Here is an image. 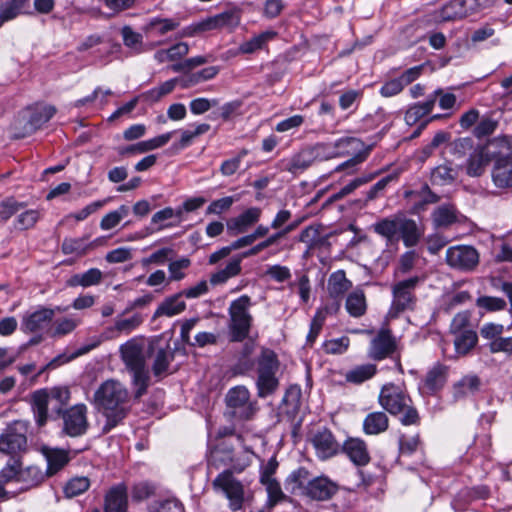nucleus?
<instances>
[{"label":"nucleus","mask_w":512,"mask_h":512,"mask_svg":"<svg viewBox=\"0 0 512 512\" xmlns=\"http://www.w3.org/2000/svg\"><path fill=\"white\" fill-rule=\"evenodd\" d=\"M130 393L115 379L105 380L95 390L91 404L106 418L105 429L116 427L129 412Z\"/></svg>","instance_id":"nucleus-1"},{"label":"nucleus","mask_w":512,"mask_h":512,"mask_svg":"<svg viewBox=\"0 0 512 512\" xmlns=\"http://www.w3.org/2000/svg\"><path fill=\"white\" fill-rule=\"evenodd\" d=\"M120 351L122 360L131 376L134 397L139 399L147 392L150 383L144 341L136 338L130 339L121 345Z\"/></svg>","instance_id":"nucleus-2"},{"label":"nucleus","mask_w":512,"mask_h":512,"mask_svg":"<svg viewBox=\"0 0 512 512\" xmlns=\"http://www.w3.org/2000/svg\"><path fill=\"white\" fill-rule=\"evenodd\" d=\"M256 373L255 386L259 398H267L273 395L279 388L278 373L280 361L274 350L262 347L260 353L252 362Z\"/></svg>","instance_id":"nucleus-3"},{"label":"nucleus","mask_w":512,"mask_h":512,"mask_svg":"<svg viewBox=\"0 0 512 512\" xmlns=\"http://www.w3.org/2000/svg\"><path fill=\"white\" fill-rule=\"evenodd\" d=\"M379 403L390 414L400 415V422L403 425H414L419 422V414L412 405L411 398L398 385H384L380 391Z\"/></svg>","instance_id":"nucleus-4"},{"label":"nucleus","mask_w":512,"mask_h":512,"mask_svg":"<svg viewBox=\"0 0 512 512\" xmlns=\"http://www.w3.org/2000/svg\"><path fill=\"white\" fill-rule=\"evenodd\" d=\"M70 400V390L66 386H55L51 389H40L32 395V409L35 422L39 427L46 424L48 412L60 415L65 409L63 407Z\"/></svg>","instance_id":"nucleus-5"},{"label":"nucleus","mask_w":512,"mask_h":512,"mask_svg":"<svg viewBox=\"0 0 512 512\" xmlns=\"http://www.w3.org/2000/svg\"><path fill=\"white\" fill-rule=\"evenodd\" d=\"M251 302L246 295L234 300L229 308V338L232 342H242L247 338L252 325V316L248 312Z\"/></svg>","instance_id":"nucleus-6"},{"label":"nucleus","mask_w":512,"mask_h":512,"mask_svg":"<svg viewBox=\"0 0 512 512\" xmlns=\"http://www.w3.org/2000/svg\"><path fill=\"white\" fill-rule=\"evenodd\" d=\"M397 340L388 327H382L376 336L370 341L368 357L374 361L386 358L395 360V366L402 372L399 354L396 355Z\"/></svg>","instance_id":"nucleus-7"},{"label":"nucleus","mask_w":512,"mask_h":512,"mask_svg":"<svg viewBox=\"0 0 512 512\" xmlns=\"http://www.w3.org/2000/svg\"><path fill=\"white\" fill-rule=\"evenodd\" d=\"M492 443L489 433L477 434L473 444L461 457V461L467 462L475 468H480L484 474L491 467Z\"/></svg>","instance_id":"nucleus-8"},{"label":"nucleus","mask_w":512,"mask_h":512,"mask_svg":"<svg viewBox=\"0 0 512 512\" xmlns=\"http://www.w3.org/2000/svg\"><path fill=\"white\" fill-rule=\"evenodd\" d=\"M213 488L218 493H223L229 500V507L233 511L242 508L244 502V487L237 480L230 469H226L213 480Z\"/></svg>","instance_id":"nucleus-9"},{"label":"nucleus","mask_w":512,"mask_h":512,"mask_svg":"<svg viewBox=\"0 0 512 512\" xmlns=\"http://www.w3.org/2000/svg\"><path fill=\"white\" fill-rule=\"evenodd\" d=\"M87 413V406L83 403L75 404L61 412L62 432L70 437H79L86 434L89 428Z\"/></svg>","instance_id":"nucleus-10"},{"label":"nucleus","mask_w":512,"mask_h":512,"mask_svg":"<svg viewBox=\"0 0 512 512\" xmlns=\"http://www.w3.org/2000/svg\"><path fill=\"white\" fill-rule=\"evenodd\" d=\"M67 308L56 306L54 309L39 306L34 311H28L23 315L21 328L25 332L42 333L49 332L56 312H64Z\"/></svg>","instance_id":"nucleus-11"},{"label":"nucleus","mask_w":512,"mask_h":512,"mask_svg":"<svg viewBox=\"0 0 512 512\" xmlns=\"http://www.w3.org/2000/svg\"><path fill=\"white\" fill-rule=\"evenodd\" d=\"M446 262L452 268L471 271L479 263V253L469 245L452 246L446 251Z\"/></svg>","instance_id":"nucleus-12"},{"label":"nucleus","mask_w":512,"mask_h":512,"mask_svg":"<svg viewBox=\"0 0 512 512\" xmlns=\"http://www.w3.org/2000/svg\"><path fill=\"white\" fill-rule=\"evenodd\" d=\"M42 479L43 476L41 472L35 467H28L23 471H19L18 466L13 464L5 466L0 471V484L2 486L8 482L16 480L18 482H25V485L22 487V489H28L38 485Z\"/></svg>","instance_id":"nucleus-13"},{"label":"nucleus","mask_w":512,"mask_h":512,"mask_svg":"<svg viewBox=\"0 0 512 512\" xmlns=\"http://www.w3.org/2000/svg\"><path fill=\"white\" fill-rule=\"evenodd\" d=\"M226 404L229 408L233 409V414L241 418L248 419L252 413L253 408L250 403V392L245 386H236L229 389L226 395Z\"/></svg>","instance_id":"nucleus-14"},{"label":"nucleus","mask_w":512,"mask_h":512,"mask_svg":"<svg viewBox=\"0 0 512 512\" xmlns=\"http://www.w3.org/2000/svg\"><path fill=\"white\" fill-rule=\"evenodd\" d=\"M338 489L337 483L327 476H318L307 482L304 496L311 500L326 501L331 499Z\"/></svg>","instance_id":"nucleus-15"},{"label":"nucleus","mask_w":512,"mask_h":512,"mask_svg":"<svg viewBox=\"0 0 512 512\" xmlns=\"http://www.w3.org/2000/svg\"><path fill=\"white\" fill-rule=\"evenodd\" d=\"M327 148L325 144H317L312 148L304 149L288 161L285 169L293 174L303 172L310 167L316 159L322 158Z\"/></svg>","instance_id":"nucleus-16"},{"label":"nucleus","mask_w":512,"mask_h":512,"mask_svg":"<svg viewBox=\"0 0 512 512\" xmlns=\"http://www.w3.org/2000/svg\"><path fill=\"white\" fill-rule=\"evenodd\" d=\"M312 444L317 457L321 460H327L337 455L341 448L332 432L326 428L315 433L312 438Z\"/></svg>","instance_id":"nucleus-17"},{"label":"nucleus","mask_w":512,"mask_h":512,"mask_svg":"<svg viewBox=\"0 0 512 512\" xmlns=\"http://www.w3.org/2000/svg\"><path fill=\"white\" fill-rule=\"evenodd\" d=\"M447 377L448 367L441 363H436L419 383V391L423 395H434L444 387Z\"/></svg>","instance_id":"nucleus-18"},{"label":"nucleus","mask_w":512,"mask_h":512,"mask_svg":"<svg viewBox=\"0 0 512 512\" xmlns=\"http://www.w3.org/2000/svg\"><path fill=\"white\" fill-rule=\"evenodd\" d=\"M128 488L125 483L113 485L105 494L104 512H127Z\"/></svg>","instance_id":"nucleus-19"},{"label":"nucleus","mask_w":512,"mask_h":512,"mask_svg":"<svg viewBox=\"0 0 512 512\" xmlns=\"http://www.w3.org/2000/svg\"><path fill=\"white\" fill-rule=\"evenodd\" d=\"M491 176L492 181L497 188H512V157L509 155L497 157Z\"/></svg>","instance_id":"nucleus-20"},{"label":"nucleus","mask_w":512,"mask_h":512,"mask_svg":"<svg viewBox=\"0 0 512 512\" xmlns=\"http://www.w3.org/2000/svg\"><path fill=\"white\" fill-rule=\"evenodd\" d=\"M262 210L259 207H251L237 217L230 218L226 225L230 235H237L246 232L251 226L257 223L261 217Z\"/></svg>","instance_id":"nucleus-21"},{"label":"nucleus","mask_w":512,"mask_h":512,"mask_svg":"<svg viewBox=\"0 0 512 512\" xmlns=\"http://www.w3.org/2000/svg\"><path fill=\"white\" fill-rule=\"evenodd\" d=\"M342 451L356 466H365L370 462L367 444L361 438L346 439L342 445Z\"/></svg>","instance_id":"nucleus-22"},{"label":"nucleus","mask_w":512,"mask_h":512,"mask_svg":"<svg viewBox=\"0 0 512 512\" xmlns=\"http://www.w3.org/2000/svg\"><path fill=\"white\" fill-rule=\"evenodd\" d=\"M240 22L239 14L235 11H225L220 14L208 17L195 26L196 31H209L222 28H234Z\"/></svg>","instance_id":"nucleus-23"},{"label":"nucleus","mask_w":512,"mask_h":512,"mask_svg":"<svg viewBox=\"0 0 512 512\" xmlns=\"http://www.w3.org/2000/svg\"><path fill=\"white\" fill-rule=\"evenodd\" d=\"M27 438L23 433L17 432L14 427H8L0 435V452L7 455H14L24 450Z\"/></svg>","instance_id":"nucleus-24"},{"label":"nucleus","mask_w":512,"mask_h":512,"mask_svg":"<svg viewBox=\"0 0 512 512\" xmlns=\"http://www.w3.org/2000/svg\"><path fill=\"white\" fill-rule=\"evenodd\" d=\"M481 379L476 374L463 376L453 385V399L459 401L480 391Z\"/></svg>","instance_id":"nucleus-25"},{"label":"nucleus","mask_w":512,"mask_h":512,"mask_svg":"<svg viewBox=\"0 0 512 512\" xmlns=\"http://www.w3.org/2000/svg\"><path fill=\"white\" fill-rule=\"evenodd\" d=\"M441 93V89H437L423 103H416L410 106L405 113V122L409 126L417 124L424 116L428 115L434 108L437 100V94Z\"/></svg>","instance_id":"nucleus-26"},{"label":"nucleus","mask_w":512,"mask_h":512,"mask_svg":"<svg viewBox=\"0 0 512 512\" xmlns=\"http://www.w3.org/2000/svg\"><path fill=\"white\" fill-rule=\"evenodd\" d=\"M415 296L412 290H393V300L388 311L387 317L394 319L406 310L413 309L415 305Z\"/></svg>","instance_id":"nucleus-27"},{"label":"nucleus","mask_w":512,"mask_h":512,"mask_svg":"<svg viewBox=\"0 0 512 512\" xmlns=\"http://www.w3.org/2000/svg\"><path fill=\"white\" fill-rule=\"evenodd\" d=\"M399 233L404 245L411 248L419 243L424 231L413 219L402 217Z\"/></svg>","instance_id":"nucleus-28"},{"label":"nucleus","mask_w":512,"mask_h":512,"mask_svg":"<svg viewBox=\"0 0 512 512\" xmlns=\"http://www.w3.org/2000/svg\"><path fill=\"white\" fill-rule=\"evenodd\" d=\"M175 350L167 344L158 348L152 364V372L155 377L161 378L169 373V366L174 360Z\"/></svg>","instance_id":"nucleus-29"},{"label":"nucleus","mask_w":512,"mask_h":512,"mask_svg":"<svg viewBox=\"0 0 512 512\" xmlns=\"http://www.w3.org/2000/svg\"><path fill=\"white\" fill-rule=\"evenodd\" d=\"M490 161V153L485 147L475 148L468 159L467 174L472 177H478L485 171L486 165Z\"/></svg>","instance_id":"nucleus-30"},{"label":"nucleus","mask_w":512,"mask_h":512,"mask_svg":"<svg viewBox=\"0 0 512 512\" xmlns=\"http://www.w3.org/2000/svg\"><path fill=\"white\" fill-rule=\"evenodd\" d=\"M142 323V317L139 314H135L130 318L117 319L113 326L107 327L104 330V336L106 338H116L121 334L128 335L134 331Z\"/></svg>","instance_id":"nucleus-31"},{"label":"nucleus","mask_w":512,"mask_h":512,"mask_svg":"<svg viewBox=\"0 0 512 512\" xmlns=\"http://www.w3.org/2000/svg\"><path fill=\"white\" fill-rule=\"evenodd\" d=\"M81 322V318L76 314L57 318L52 321L49 334L54 338L66 336L72 333L81 324Z\"/></svg>","instance_id":"nucleus-32"},{"label":"nucleus","mask_w":512,"mask_h":512,"mask_svg":"<svg viewBox=\"0 0 512 512\" xmlns=\"http://www.w3.org/2000/svg\"><path fill=\"white\" fill-rule=\"evenodd\" d=\"M309 471L304 467L292 471L285 480V489L291 494L305 495L306 484L309 481Z\"/></svg>","instance_id":"nucleus-33"},{"label":"nucleus","mask_w":512,"mask_h":512,"mask_svg":"<svg viewBox=\"0 0 512 512\" xmlns=\"http://www.w3.org/2000/svg\"><path fill=\"white\" fill-rule=\"evenodd\" d=\"M389 420L386 413L375 411L369 413L363 421V431L366 435H378L387 430Z\"/></svg>","instance_id":"nucleus-34"},{"label":"nucleus","mask_w":512,"mask_h":512,"mask_svg":"<svg viewBox=\"0 0 512 512\" xmlns=\"http://www.w3.org/2000/svg\"><path fill=\"white\" fill-rule=\"evenodd\" d=\"M56 111V107L52 105L34 107L30 114L27 130L29 132H34L41 128L55 115Z\"/></svg>","instance_id":"nucleus-35"},{"label":"nucleus","mask_w":512,"mask_h":512,"mask_svg":"<svg viewBox=\"0 0 512 512\" xmlns=\"http://www.w3.org/2000/svg\"><path fill=\"white\" fill-rule=\"evenodd\" d=\"M184 293L180 292L174 296L166 298L157 308L154 317L167 316L172 317L185 310L186 304L183 300Z\"/></svg>","instance_id":"nucleus-36"},{"label":"nucleus","mask_w":512,"mask_h":512,"mask_svg":"<svg viewBox=\"0 0 512 512\" xmlns=\"http://www.w3.org/2000/svg\"><path fill=\"white\" fill-rule=\"evenodd\" d=\"M377 372L375 364L367 363L358 365L345 373V380L348 383L359 385L371 379Z\"/></svg>","instance_id":"nucleus-37"},{"label":"nucleus","mask_w":512,"mask_h":512,"mask_svg":"<svg viewBox=\"0 0 512 512\" xmlns=\"http://www.w3.org/2000/svg\"><path fill=\"white\" fill-rule=\"evenodd\" d=\"M277 35L278 33L273 30L264 31L252 37L250 40L242 43L239 47V51L243 54H252L260 49H263L265 45L269 41L275 39Z\"/></svg>","instance_id":"nucleus-38"},{"label":"nucleus","mask_w":512,"mask_h":512,"mask_svg":"<svg viewBox=\"0 0 512 512\" xmlns=\"http://www.w3.org/2000/svg\"><path fill=\"white\" fill-rule=\"evenodd\" d=\"M454 335L455 351L459 356L468 354L478 342V336L474 330H464V332H459Z\"/></svg>","instance_id":"nucleus-39"},{"label":"nucleus","mask_w":512,"mask_h":512,"mask_svg":"<svg viewBox=\"0 0 512 512\" xmlns=\"http://www.w3.org/2000/svg\"><path fill=\"white\" fill-rule=\"evenodd\" d=\"M47 460V474L54 475L60 471L70 460L69 454L64 449H50L45 453Z\"/></svg>","instance_id":"nucleus-40"},{"label":"nucleus","mask_w":512,"mask_h":512,"mask_svg":"<svg viewBox=\"0 0 512 512\" xmlns=\"http://www.w3.org/2000/svg\"><path fill=\"white\" fill-rule=\"evenodd\" d=\"M346 310L350 316L358 318L365 314L367 309L366 297L363 290H354L346 298Z\"/></svg>","instance_id":"nucleus-41"},{"label":"nucleus","mask_w":512,"mask_h":512,"mask_svg":"<svg viewBox=\"0 0 512 512\" xmlns=\"http://www.w3.org/2000/svg\"><path fill=\"white\" fill-rule=\"evenodd\" d=\"M241 261V257L230 260L224 269L211 275L210 283L212 285H222L229 278L239 274L241 271Z\"/></svg>","instance_id":"nucleus-42"},{"label":"nucleus","mask_w":512,"mask_h":512,"mask_svg":"<svg viewBox=\"0 0 512 512\" xmlns=\"http://www.w3.org/2000/svg\"><path fill=\"white\" fill-rule=\"evenodd\" d=\"M401 218L402 217L382 219L374 225V230L377 234L391 241L400 231Z\"/></svg>","instance_id":"nucleus-43"},{"label":"nucleus","mask_w":512,"mask_h":512,"mask_svg":"<svg viewBox=\"0 0 512 512\" xmlns=\"http://www.w3.org/2000/svg\"><path fill=\"white\" fill-rule=\"evenodd\" d=\"M102 277L99 269L92 268L82 274H75L67 281L69 286H93L97 285Z\"/></svg>","instance_id":"nucleus-44"},{"label":"nucleus","mask_w":512,"mask_h":512,"mask_svg":"<svg viewBox=\"0 0 512 512\" xmlns=\"http://www.w3.org/2000/svg\"><path fill=\"white\" fill-rule=\"evenodd\" d=\"M457 220V211L453 205H441L433 212L436 226H448Z\"/></svg>","instance_id":"nucleus-45"},{"label":"nucleus","mask_w":512,"mask_h":512,"mask_svg":"<svg viewBox=\"0 0 512 512\" xmlns=\"http://www.w3.org/2000/svg\"><path fill=\"white\" fill-rule=\"evenodd\" d=\"M130 208L127 205H121L118 209L107 213L100 221V228L102 230H110L116 227L120 221L127 217Z\"/></svg>","instance_id":"nucleus-46"},{"label":"nucleus","mask_w":512,"mask_h":512,"mask_svg":"<svg viewBox=\"0 0 512 512\" xmlns=\"http://www.w3.org/2000/svg\"><path fill=\"white\" fill-rule=\"evenodd\" d=\"M89 487L90 480L87 477H74L64 486V494L68 498H73L87 491Z\"/></svg>","instance_id":"nucleus-47"},{"label":"nucleus","mask_w":512,"mask_h":512,"mask_svg":"<svg viewBox=\"0 0 512 512\" xmlns=\"http://www.w3.org/2000/svg\"><path fill=\"white\" fill-rule=\"evenodd\" d=\"M494 288H512V264H503L491 277Z\"/></svg>","instance_id":"nucleus-48"},{"label":"nucleus","mask_w":512,"mask_h":512,"mask_svg":"<svg viewBox=\"0 0 512 512\" xmlns=\"http://www.w3.org/2000/svg\"><path fill=\"white\" fill-rule=\"evenodd\" d=\"M264 276L271 281L276 283H291L292 273L287 266L283 265H272L267 268Z\"/></svg>","instance_id":"nucleus-49"},{"label":"nucleus","mask_w":512,"mask_h":512,"mask_svg":"<svg viewBox=\"0 0 512 512\" xmlns=\"http://www.w3.org/2000/svg\"><path fill=\"white\" fill-rule=\"evenodd\" d=\"M350 346V339L347 336L329 339L323 342L322 349L326 354H344Z\"/></svg>","instance_id":"nucleus-50"},{"label":"nucleus","mask_w":512,"mask_h":512,"mask_svg":"<svg viewBox=\"0 0 512 512\" xmlns=\"http://www.w3.org/2000/svg\"><path fill=\"white\" fill-rule=\"evenodd\" d=\"M342 292L343 290H329V293L326 297L328 302L317 310L323 311L324 321L326 320L327 315L336 314L340 309L343 299Z\"/></svg>","instance_id":"nucleus-51"},{"label":"nucleus","mask_w":512,"mask_h":512,"mask_svg":"<svg viewBox=\"0 0 512 512\" xmlns=\"http://www.w3.org/2000/svg\"><path fill=\"white\" fill-rule=\"evenodd\" d=\"M179 23L173 19L167 18H153L149 22V29L156 35H165L166 33L175 30Z\"/></svg>","instance_id":"nucleus-52"},{"label":"nucleus","mask_w":512,"mask_h":512,"mask_svg":"<svg viewBox=\"0 0 512 512\" xmlns=\"http://www.w3.org/2000/svg\"><path fill=\"white\" fill-rule=\"evenodd\" d=\"M28 0H9L0 6V13L10 21L22 13V10L27 5Z\"/></svg>","instance_id":"nucleus-53"},{"label":"nucleus","mask_w":512,"mask_h":512,"mask_svg":"<svg viewBox=\"0 0 512 512\" xmlns=\"http://www.w3.org/2000/svg\"><path fill=\"white\" fill-rule=\"evenodd\" d=\"M155 485L149 481H140L135 483L131 490V496L134 501H143L155 492Z\"/></svg>","instance_id":"nucleus-54"},{"label":"nucleus","mask_w":512,"mask_h":512,"mask_svg":"<svg viewBox=\"0 0 512 512\" xmlns=\"http://www.w3.org/2000/svg\"><path fill=\"white\" fill-rule=\"evenodd\" d=\"M88 247L84 238H65L61 245V250L65 255L74 253L85 254Z\"/></svg>","instance_id":"nucleus-55"},{"label":"nucleus","mask_w":512,"mask_h":512,"mask_svg":"<svg viewBox=\"0 0 512 512\" xmlns=\"http://www.w3.org/2000/svg\"><path fill=\"white\" fill-rule=\"evenodd\" d=\"M172 134V132H167L152 139L138 142L139 153H145L164 146L169 142V140L172 137Z\"/></svg>","instance_id":"nucleus-56"},{"label":"nucleus","mask_w":512,"mask_h":512,"mask_svg":"<svg viewBox=\"0 0 512 512\" xmlns=\"http://www.w3.org/2000/svg\"><path fill=\"white\" fill-rule=\"evenodd\" d=\"M454 170L447 165H439L433 169L431 173V180L434 184L443 185L450 183L454 180Z\"/></svg>","instance_id":"nucleus-57"},{"label":"nucleus","mask_w":512,"mask_h":512,"mask_svg":"<svg viewBox=\"0 0 512 512\" xmlns=\"http://www.w3.org/2000/svg\"><path fill=\"white\" fill-rule=\"evenodd\" d=\"M24 206V203L18 202L13 197L6 198L0 202V218L7 221Z\"/></svg>","instance_id":"nucleus-58"},{"label":"nucleus","mask_w":512,"mask_h":512,"mask_svg":"<svg viewBox=\"0 0 512 512\" xmlns=\"http://www.w3.org/2000/svg\"><path fill=\"white\" fill-rule=\"evenodd\" d=\"M262 484L266 488L268 494V503L271 506L276 505L277 503L286 498L285 494L281 489L280 483L276 479L263 482Z\"/></svg>","instance_id":"nucleus-59"},{"label":"nucleus","mask_w":512,"mask_h":512,"mask_svg":"<svg viewBox=\"0 0 512 512\" xmlns=\"http://www.w3.org/2000/svg\"><path fill=\"white\" fill-rule=\"evenodd\" d=\"M497 124L491 117L484 116L475 126L473 133L477 138L489 136L496 130Z\"/></svg>","instance_id":"nucleus-60"},{"label":"nucleus","mask_w":512,"mask_h":512,"mask_svg":"<svg viewBox=\"0 0 512 512\" xmlns=\"http://www.w3.org/2000/svg\"><path fill=\"white\" fill-rule=\"evenodd\" d=\"M190 266L188 258H182L169 264V279L179 281L185 277L184 270Z\"/></svg>","instance_id":"nucleus-61"},{"label":"nucleus","mask_w":512,"mask_h":512,"mask_svg":"<svg viewBox=\"0 0 512 512\" xmlns=\"http://www.w3.org/2000/svg\"><path fill=\"white\" fill-rule=\"evenodd\" d=\"M234 202L235 198L233 196H226L221 199L214 200L207 207L206 213L219 215L222 212L229 210Z\"/></svg>","instance_id":"nucleus-62"},{"label":"nucleus","mask_w":512,"mask_h":512,"mask_svg":"<svg viewBox=\"0 0 512 512\" xmlns=\"http://www.w3.org/2000/svg\"><path fill=\"white\" fill-rule=\"evenodd\" d=\"M451 150L458 158L464 157L468 152L473 151V140L469 137L459 138L452 142Z\"/></svg>","instance_id":"nucleus-63"},{"label":"nucleus","mask_w":512,"mask_h":512,"mask_svg":"<svg viewBox=\"0 0 512 512\" xmlns=\"http://www.w3.org/2000/svg\"><path fill=\"white\" fill-rule=\"evenodd\" d=\"M489 350L492 353L503 352L507 355L512 354V337H498L489 343Z\"/></svg>","instance_id":"nucleus-64"}]
</instances>
